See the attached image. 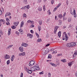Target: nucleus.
Wrapping results in <instances>:
<instances>
[{
  "instance_id": "nucleus-1",
  "label": "nucleus",
  "mask_w": 77,
  "mask_h": 77,
  "mask_svg": "<svg viewBox=\"0 0 77 77\" xmlns=\"http://www.w3.org/2000/svg\"><path fill=\"white\" fill-rule=\"evenodd\" d=\"M31 69H32V71H36V70H39L40 68L39 67V65L37 64L35 66L31 68Z\"/></svg>"
},
{
  "instance_id": "nucleus-2",
  "label": "nucleus",
  "mask_w": 77,
  "mask_h": 77,
  "mask_svg": "<svg viewBox=\"0 0 77 77\" xmlns=\"http://www.w3.org/2000/svg\"><path fill=\"white\" fill-rule=\"evenodd\" d=\"M43 51L44 52V53L45 54H47L49 52V51L48 48H46L44 49Z\"/></svg>"
},
{
  "instance_id": "nucleus-3",
  "label": "nucleus",
  "mask_w": 77,
  "mask_h": 77,
  "mask_svg": "<svg viewBox=\"0 0 77 77\" xmlns=\"http://www.w3.org/2000/svg\"><path fill=\"white\" fill-rule=\"evenodd\" d=\"M30 65H29V66H32V65L35 64V61L33 60L31 61L29 63Z\"/></svg>"
},
{
  "instance_id": "nucleus-4",
  "label": "nucleus",
  "mask_w": 77,
  "mask_h": 77,
  "mask_svg": "<svg viewBox=\"0 0 77 77\" xmlns=\"http://www.w3.org/2000/svg\"><path fill=\"white\" fill-rule=\"evenodd\" d=\"M59 28V26H55V28L54 29V34H56V32H57V30Z\"/></svg>"
},
{
  "instance_id": "nucleus-5",
  "label": "nucleus",
  "mask_w": 77,
  "mask_h": 77,
  "mask_svg": "<svg viewBox=\"0 0 77 77\" xmlns=\"http://www.w3.org/2000/svg\"><path fill=\"white\" fill-rule=\"evenodd\" d=\"M6 21L7 22H6V24L7 25H9V22L10 21V20L8 19V18H6Z\"/></svg>"
},
{
  "instance_id": "nucleus-6",
  "label": "nucleus",
  "mask_w": 77,
  "mask_h": 77,
  "mask_svg": "<svg viewBox=\"0 0 77 77\" xmlns=\"http://www.w3.org/2000/svg\"><path fill=\"white\" fill-rule=\"evenodd\" d=\"M27 35V36L28 37H29V36L30 38H33V35H32L30 33H28Z\"/></svg>"
},
{
  "instance_id": "nucleus-7",
  "label": "nucleus",
  "mask_w": 77,
  "mask_h": 77,
  "mask_svg": "<svg viewBox=\"0 0 77 77\" xmlns=\"http://www.w3.org/2000/svg\"><path fill=\"white\" fill-rule=\"evenodd\" d=\"M73 15L75 18H76V17H77V14L75 13V10H73Z\"/></svg>"
},
{
  "instance_id": "nucleus-8",
  "label": "nucleus",
  "mask_w": 77,
  "mask_h": 77,
  "mask_svg": "<svg viewBox=\"0 0 77 77\" xmlns=\"http://www.w3.org/2000/svg\"><path fill=\"white\" fill-rule=\"evenodd\" d=\"M5 58L7 59H10V56L8 54L6 55L5 56Z\"/></svg>"
},
{
  "instance_id": "nucleus-9",
  "label": "nucleus",
  "mask_w": 77,
  "mask_h": 77,
  "mask_svg": "<svg viewBox=\"0 0 77 77\" xmlns=\"http://www.w3.org/2000/svg\"><path fill=\"white\" fill-rule=\"evenodd\" d=\"M73 62H74V61H71L70 63H68V65L69 66H71V65L73 64Z\"/></svg>"
},
{
  "instance_id": "nucleus-10",
  "label": "nucleus",
  "mask_w": 77,
  "mask_h": 77,
  "mask_svg": "<svg viewBox=\"0 0 77 77\" xmlns=\"http://www.w3.org/2000/svg\"><path fill=\"white\" fill-rule=\"evenodd\" d=\"M65 37L66 41H67L68 40V36H67V34H65Z\"/></svg>"
},
{
  "instance_id": "nucleus-11",
  "label": "nucleus",
  "mask_w": 77,
  "mask_h": 77,
  "mask_svg": "<svg viewBox=\"0 0 77 77\" xmlns=\"http://www.w3.org/2000/svg\"><path fill=\"white\" fill-rule=\"evenodd\" d=\"M11 13H9V12H7L6 14L5 15V17H7V16H9L10 15H11Z\"/></svg>"
},
{
  "instance_id": "nucleus-12",
  "label": "nucleus",
  "mask_w": 77,
  "mask_h": 77,
  "mask_svg": "<svg viewBox=\"0 0 77 77\" xmlns=\"http://www.w3.org/2000/svg\"><path fill=\"white\" fill-rule=\"evenodd\" d=\"M22 47H27V46H28V44L22 43Z\"/></svg>"
},
{
  "instance_id": "nucleus-13",
  "label": "nucleus",
  "mask_w": 77,
  "mask_h": 77,
  "mask_svg": "<svg viewBox=\"0 0 77 77\" xmlns=\"http://www.w3.org/2000/svg\"><path fill=\"white\" fill-rule=\"evenodd\" d=\"M66 46L67 47H72V45H71V44L69 43L67 44Z\"/></svg>"
},
{
  "instance_id": "nucleus-14",
  "label": "nucleus",
  "mask_w": 77,
  "mask_h": 77,
  "mask_svg": "<svg viewBox=\"0 0 77 77\" xmlns=\"http://www.w3.org/2000/svg\"><path fill=\"white\" fill-rule=\"evenodd\" d=\"M58 35L59 38H60L61 36V31H59L58 33Z\"/></svg>"
},
{
  "instance_id": "nucleus-15",
  "label": "nucleus",
  "mask_w": 77,
  "mask_h": 77,
  "mask_svg": "<svg viewBox=\"0 0 77 77\" xmlns=\"http://www.w3.org/2000/svg\"><path fill=\"white\" fill-rule=\"evenodd\" d=\"M13 46V45H9L6 48V49L7 50H8L9 48H11Z\"/></svg>"
},
{
  "instance_id": "nucleus-16",
  "label": "nucleus",
  "mask_w": 77,
  "mask_h": 77,
  "mask_svg": "<svg viewBox=\"0 0 77 77\" xmlns=\"http://www.w3.org/2000/svg\"><path fill=\"white\" fill-rule=\"evenodd\" d=\"M27 72L29 74H32V70H29L28 71L27 70Z\"/></svg>"
},
{
  "instance_id": "nucleus-17",
  "label": "nucleus",
  "mask_w": 77,
  "mask_h": 77,
  "mask_svg": "<svg viewBox=\"0 0 77 77\" xmlns=\"http://www.w3.org/2000/svg\"><path fill=\"white\" fill-rule=\"evenodd\" d=\"M19 23V22L18 21L16 22H14V24L15 26H18V23Z\"/></svg>"
},
{
  "instance_id": "nucleus-18",
  "label": "nucleus",
  "mask_w": 77,
  "mask_h": 77,
  "mask_svg": "<svg viewBox=\"0 0 77 77\" xmlns=\"http://www.w3.org/2000/svg\"><path fill=\"white\" fill-rule=\"evenodd\" d=\"M59 6L58 5H57V7H56L54 8V10L53 11L54 12V11H56V10H57V8H59Z\"/></svg>"
},
{
  "instance_id": "nucleus-19",
  "label": "nucleus",
  "mask_w": 77,
  "mask_h": 77,
  "mask_svg": "<svg viewBox=\"0 0 77 77\" xmlns=\"http://www.w3.org/2000/svg\"><path fill=\"white\" fill-rule=\"evenodd\" d=\"M21 47H19V51H21V52H23V51H24V50H23V49H21Z\"/></svg>"
},
{
  "instance_id": "nucleus-20",
  "label": "nucleus",
  "mask_w": 77,
  "mask_h": 77,
  "mask_svg": "<svg viewBox=\"0 0 77 77\" xmlns=\"http://www.w3.org/2000/svg\"><path fill=\"white\" fill-rule=\"evenodd\" d=\"M39 23L40 25H42V20H40V21H39Z\"/></svg>"
},
{
  "instance_id": "nucleus-21",
  "label": "nucleus",
  "mask_w": 77,
  "mask_h": 77,
  "mask_svg": "<svg viewBox=\"0 0 77 77\" xmlns=\"http://www.w3.org/2000/svg\"><path fill=\"white\" fill-rule=\"evenodd\" d=\"M51 59V55L49 54L48 55V59Z\"/></svg>"
},
{
  "instance_id": "nucleus-22",
  "label": "nucleus",
  "mask_w": 77,
  "mask_h": 77,
  "mask_svg": "<svg viewBox=\"0 0 77 77\" xmlns=\"http://www.w3.org/2000/svg\"><path fill=\"white\" fill-rule=\"evenodd\" d=\"M19 32H20V33L21 34V35L23 34V29H19Z\"/></svg>"
},
{
  "instance_id": "nucleus-23",
  "label": "nucleus",
  "mask_w": 77,
  "mask_h": 77,
  "mask_svg": "<svg viewBox=\"0 0 77 77\" xmlns=\"http://www.w3.org/2000/svg\"><path fill=\"white\" fill-rule=\"evenodd\" d=\"M16 27H17V26H11V28L13 29H16Z\"/></svg>"
},
{
  "instance_id": "nucleus-24",
  "label": "nucleus",
  "mask_w": 77,
  "mask_h": 77,
  "mask_svg": "<svg viewBox=\"0 0 77 77\" xmlns=\"http://www.w3.org/2000/svg\"><path fill=\"white\" fill-rule=\"evenodd\" d=\"M38 28L39 32H40V31H41V26H38Z\"/></svg>"
},
{
  "instance_id": "nucleus-25",
  "label": "nucleus",
  "mask_w": 77,
  "mask_h": 77,
  "mask_svg": "<svg viewBox=\"0 0 77 77\" xmlns=\"http://www.w3.org/2000/svg\"><path fill=\"white\" fill-rule=\"evenodd\" d=\"M61 61L63 62H66V59H63L61 60Z\"/></svg>"
},
{
  "instance_id": "nucleus-26",
  "label": "nucleus",
  "mask_w": 77,
  "mask_h": 77,
  "mask_svg": "<svg viewBox=\"0 0 77 77\" xmlns=\"http://www.w3.org/2000/svg\"><path fill=\"white\" fill-rule=\"evenodd\" d=\"M25 7H26V9H27V8L28 9L30 8V6L29 5H28L27 6H25Z\"/></svg>"
},
{
  "instance_id": "nucleus-27",
  "label": "nucleus",
  "mask_w": 77,
  "mask_h": 77,
  "mask_svg": "<svg viewBox=\"0 0 77 77\" xmlns=\"http://www.w3.org/2000/svg\"><path fill=\"white\" fill-rule=\"evenodd\" d=\"M59 17L60 18H62V14H59Z\"/></svg>"
},
{
  "instance_id": "nucleus-28",
  "label": "nucleus",
  "mask_w": 77,
  "mask_h": 77,
  "mask_svg": "<svg viewBox=\"0 0 77 77\" xmlns=\"http://www.w3.org/2000/svg\"><path fill=\"white\" fill-rule=\"evenodd\" d=\"M10 63V60H8L7 62V65H9V64Z\"/></svg>"
},
{
  "instance_id": "nucleus-29",
  "label": "nucleus",
  "mask_w": 77,
  "mask_h": 77,
  "mask_svg": "<svg viewBox=\"0 0 77 77\" xmlns=\"http://www.w3.org/2000/svg\"><path fill=\"white\" fill-rule=\"evenodd\" d=\"M38 42H41L42 41V39H38L37 40Z\"/></svg>"
},
{
  "instance_id": "nucleus-30",
  "label": "nucleus",
  "mask_w": 77,
  "mask_h": 77,
  "mask_svg": "<svg viewBox=\"0 0 77 77\" xmlns=\"http://www.w3.org/2000/svg\"><path fill=\"white\" fill-rule=\"evenodd\" d=\"M38 11H42V8H38Z\"/></svg>"
},
{
  "instance_id": "nucleus-31",
  "label": "nucleus",
  "mask_w": 77,
  "mask_h": 77,
  "mask_svg": "<svg viewBox=\"0 0 77 77\" xmlns=\"http://www.w3.org/2000/svg\"><path fill=\"white\" fill-rule=\"evenodd\" d=\"M26 9V6L23 7L21 8V9Z\"/></svg>"
},
{
  "instance_id": "nucleus-32",
  "label": "nucleus",
  "mask_w": 77,
  "mask_h": 77,
  "mask_svg": "<svg viewBox=\"0 0 77 77\" xmlns=\"http://www.w3.org/2000/svg\"><path fill=\"white\" fill-rule=\"evenodd\" d=\"M21 27H23V25H24V23H23L22 22V23H21Z\"/></svg>"
},
{
  "instance_id": "nucleus-33",
  "label": "nucleus",
  "mask_w": 77,
  "mask_h": 77,
  "mask_svg": "<svg viewBox=\"0 0 77 77\" xmlns=\"http://www.w3.org/2000/svg\"><path fill=\"white\" fill-rule=\"evenodd\" d=\"M48 77H51V73L50 72L48 73Z\"/></svg>"
},
{
  "instance_id": "nucleus-34",
  "label": "nucleus",
  "mask_w": 77,
  "mask_h": 77,
  "mask_svg": "<svg viewBox=\"0 0 77 77\" xmlns=\"http://www.w3.org/2000/svg\"><path fill=\"white\" fill-rule=\"evenodd\" d=\"M68 22H70V21H71V18H69L68 20Z\"/></svg>"
},
{
  "instance_id": "nucleus-35",
  "label": "nucleus",
  "mask_w": 77,
  "mask_h": 77,
  "mask_svg": "<svg viewBox=\"0 0 77 77\" xmlns=\"http://www.w3.org/2000/svg\"><path fill=\"white\" fill-rule=\"evenodd\" d=\"M22 56H24L25 54H26V53L25 52H24L21 53Z\"/></svg>"
},
{
  "instance_id": "nucleus-36",
  "label": "nucleus",
  "mask_w": 77,
  "mask_h": 77,
  "mask_svg": "<svg viewBox=\"0 0 77 77\" xmlns=\"http://www.w3.org/2000/svg\"><path fill=\"white\" fill-rule=\"evenodd\" d=\"M44 11H45V5H44L43 7Z\"/></svg>"
},
{
  "instance_id": "nucleus-37",
  "label": "nucleus",
  "mask_w": 77,
  "mask_h": 77,
  "mask_svg": "<svg viewBox=\"0 0 77 77\" xmlns=\"http://www.w3.org/2000/svg\"><path fill=\"white\" fill-rule=\"evenodd\" d=\"M35 34L36 35V36H37V38H39V35L38 34V33L36 32L35 33Z\"/></svg>"
},
{
  "instance_id": "nucleus-38",
  "label": "nucleus",
  "mask_w": 77,
  "mask_h": 77,
  "mask_svg": "<svg viewBox=\"0 0 77 77\" xmlns=\"http://www.w3.org/2000/svg\"><path fill=\"white\" fill-rule=\"evenodd\" d=\"M24 3L25 4H27V0H25L24 1Z\"/></svg>"
},
{
  "instance_id": "nucleus-39",
  "label": "nucleus",
  "mask_w": 77,
  "mask_h": 77,
  "mask_svg": "<svg viewBox=\"0 0 77 77\" xmlns=\"http://www.w3.org/2000/svg\"><path fill=\"white\" fill-rule=\"evenodd\" d=\"M55 53H57V51H53L52 52V54H55Z\"/></svg>"
},
{
  "instance_id": "nucleus-40",
  "label": "nucleus",
  "mask_w": 77,
  "mask_h": 77,
  "mask_svg": "<svg viewBox=\"0 0 77 77\" xmlns=\"http://www.w3.org/2000/svg\"><path fill=\"white\" fill-rule=\"evenodd\" d=\"M30 32L32 34H33V33H34V32H33V31L32 30H30Z\"/></svg>"
},
{
  "instance_id": "nucleus-41",
  "label": "nucleus",
  "mask_w": 77,
  "mask_h": 77,
  "mask_svg": "<svg viewBox=\"0 0 77 77\" xmlns=\"http://www.w3.org/2000/svg\"><path fill=\"white\" fill-rule=\"evenodd\" d=\"M11 58L12 59H14L15 58V56L14 55H13L11 56Z\"/></svg>"
},
{
  "instance_id": "nucleus-42",
  "label": "nucleus",
  "mask_w": 77,
  "mask_h": 77,
  "mask_svg": "<svg viewBox=\"0 0 77 77\" xmlns=\"http://www.w3.org/2000/svg\"><path fill=\"white\" fill-rule=\"evenodd\" d=\"M23 17H27V15H26V14L24 13L23 15Z\"/></svg>"
},
{
  "instance_id": "nucleus-43",
  "label": "nucleus",
  "mask_w": 77,
  "mask_h": 77,
  "mask_svg": "<svg viewBox=\"0 0 77 77\" xmlns=\"http://www.w3.org/2000/svg\"><path fill=\"white\" fill-rule=\"evenodd\" d=\"M54 0H52L51 1V4H53L54 3Z\"/></svg>"
},
{
  "instance_id": "nucleus-44",
  "label": "nucleus",
  "mask_w": 77,
  "mask_h": 77,
  "mask_svg": "<svg viewBox=\"0 0 77 77\" xmlns=\"http://www.w3.org/2000/svg\"><path fill=\"white\" fill-rule=\"evenodd\" d=\"M57 56H62V54H59L57 55Z\"/></svg>"
},
{
  "instance_id": "nucleus-45",
  "label": "nucleus",
  "mask_w": 77,
  "mask_h": 77,
  "mask_svg": "<svg viewBox=\"0 0 77 77\" xmlns=\"http://www.w3.org/2000/svg\"><path fill=\"white\" fill-rule=\"evenodd\" d=\"M23 73H21V74L20 77H23Z\"/></svg>"
},
{
  "instance_id": "nucleus-46",
  "label": "nucleus",
  "mask_w": 77,
  "mask_h": 77,
  "mask_svg": "<svg viewBox=\"0 0 77 77\" xmlns=\"http://www.w3.org/2000/svg\"><path fill=\"white\" fill-rule=\"evenodd\" d=\"M31 20H28V21H27V23H31Z\"/></svg>"
},
{
  "instance_id": "nucleus-47",
  "label": "nucleus",
  "mask_w": 77,
  "mask_h": 77,
  "mask_svg": "<svg viewBox=\"0 0 77 77\" xmlns=\"http://www.w3.org/2000/svg\"><path fill=\"white\" fill-rule=\"evenodd\" d=\"M66 3L67 5H68V3H69V1H68V0L66 1Z\"/></svg>"
},
{
  "instance_id": "nucleus-48",
  "label": "nucleus",
  "mask_w": 77,
  "mask_h": 77,
  "mask_svg": "<svg viewBox=\"0 0 77 77\" xmlns=\"http://www.w3.org/2000/svg\"><path fill=\"white\" fill-rule=\"evenodd\" d=\"M5 20L3 19H1L0 21V23L1 22V21H2V22H3Z\"/></svg>"
},
{
  "instance_id": "nucleus-49",
  "label": "nucleus",
  "mask_w": 77,
  "mask_h": 77,
  "mask_svg": "<svg viewBox=\"0 0 77 77\" xmlns=\"http://www.w3.org/2000/svg\"><path fill=\"white\" fill-rule=\"evenodd\" d=\"M25 69H26V70H29V69H27V68L26 67H24Z\"/></svg>"
},
{
  "instance_id": "nucleus-50",
  "label": "nucleus",
  "mask_w": 77,
  "mask_h": 77,
  "mask_svg": "<svg viewBox=\"0 0 77 77\" xmlns=\"http://www.w3.org/2000/svg\"><path fill=\"white\" fill-rule=\"evenodd\" d=\"M34 23V22H33V21H31V23H31V24H33Z\"/></svg>"
},
{
  "instance_id": "nucleus-51",
  "label": "nucleus",
  "mask_w": 77,
  "mask_h": 77,
  "mask_svg": "<svg viewBox=\"0 0 77 77\" xmlns=\"http://www.w3.org/2000/svg\"><path fill=\"white\" fill-rule=\"evenodd\" d=\"M11 35V32H9V31H8V35Z\"/></svg>"
},
{
  "instance_id": "nucleus-52",
  "label": "nucleus",
  "mask_w": 77,
  "mask_h": 77,
  "mask_svg": "<svg viewBox=\"0 0 77 77\" xmlns=\"http://www.w3.org/2000/svg\"><path fill=\"white\" fill-rule=\"evenodd\" d=\"M42 72H43V71H42ZM42 72H40L39 74L40 75H41V74H44V73H43Z\"/></svg>"
},
{
  "instance_id": "nucleus-53",
  "label": "nucleus",
  "mask_w": 77,
  "mask_h": 77,
  "mask_svg": "<svg viewBox=\"0 0 77 77\" xmlns=\"http://www.w3.org/2000/svg\"><path fill=\"white\" fill-rule=\"evenodd\" d=\"M2 14V11L0 10V15H1Z\"/></svg>"
},
{
  "instance_id": "nucleus-54",
  "label": "nucleus",
  "mask_w": 77,
  "mask_h": 77,
  "mask_svg": "<svg viewBox=\"0 0 77 77\" xmlns=\"http://www.w3.org/2000/svg\"><path fill=\"white\" fill-rule=\"evenodd\" d=\"M77 52H75L74 54H73V55H74L75 56H76V55H77Z\"/></svg>"
},
{
  "instance_id": "nucleus-55",
  "label": "nucleus",
  "mask_w": 77,
  "mask_h": 77,
  "mask_svg": "<svg viewBox=\"0 0 77 77\" xmlns=\"http://www.w3.org/2000/svg\"><path fill=\"white\" fill-rule=\"evenodd\" d=\"M49 45H50V44H48L46 45V47H48V46H49Z\"/></svg>"
},
{
  "instance_id": "nucleus-56",
  "label": "nucleus",
  "mask_w": 77,
  "mask_h": 77,
  "mask_svg": "<svg viewBox=\"0 0 77 77\" xmlns=\"http://www.w3.org/2000/svg\"><path fill=\"white\" fill-rule=\"evenodd\" d=\"M34 26H34V25H31V27H34Z\"/></svg>"
},
{
  "instance_id": "nucleus-57",
  "label": "nucleus",
  "mask_w": 77,
  "mask_h": 77,
  "mask_svg": "<svg viewBox=\"0 0 77 77\" xmlns=\"http://www.w3.org/2000/svg\"><path fill=\"white\" fill-rule=\"evenodd\" d=\"M0 33L1 34H2V35L3 34V32H2V31H1V30L0 31Z\"/></svg>"
},
{
  "instance_id": "nucleus-58",
  "label": "nucleus",
  "mask_w": 77,
  "mask_h": 77,
  "mask_svg": "<svg viewBox=\"0 0 77 77\" xmlns=\"http://www.w3.org/2000/svg\"><path fill=\"white\" fill-rule=\"evenodd\" d=\"M65 15H66V12H64L63 15V17H65Z\"/></svg>"
},
{
  "instance_id": "nucleus-59",
  "label": "nucleus",
  "mask_w": 77,
  "mask_h": 77,
  "mask_svg": "<svg viewBox=\"0 0 77 77\" xmlns=\"http://www.w3.org/2000/svg\"><path fill=\"white\" fill-rule=\"evenodd\" d=\"M50 51H54V49H51V50Z\"/></svg>"
},
{
  "instance_id": "nucleus-60",
  "label": "nucleus",
  "mask_w": 77,
  "mask_h": 77,
  "mask_svg": "<svg viewBox=\"0 0 77 77\" xmlns=\"http://www.w3.org/2000/svg\"><path fill=\"white\" fill-rule=\"evenodd\" d=\"M63 40H65V36H63Z\"/></svg>"
},
{
  "instance_id": "nucleus-61",
  "label": "nucleus",
  "mask_w": 77,
  "mask_h": 77,
  "mask_svg": "<svg viewBox=\"0 0 77 77\" xmlns=\"http://www.w3.org/2000/svg\"><path fill=\"white\" fill-rule=\"evenodd\" d=\"M70 11L71 12H72V8H70Z\"/></svg>"
},
{
  "instance_id": "nucleus-62",
  "label": "nucleus",
  "mask_w": 77,
  "mask_h": 77,
  "mask_svg": "<svg viewBox=\"0 0 77 77\" xmlns=\"http://www.w3.org/2000/svg\"><path fill=\"white\" fill-rule=\"evenodd\" d=\"M61 5V3H59V4L58 5V6H60V5Z\"/></svg>"
},
{
  "instance_id": "nucleus-63",
  "label": "nucleus",
  "mask_w": 77,
  "mask_h": 77,
  "mask_svg": "<svg viewBox=\"0 0 77 77\" xmlns=\"http://www.w3.org/2000/svg\"><path fill=\"white\" fill-rule=\"evenodd\" d=\"M11 29H9V30L8 31V32H11Z\"/></svg>"
},
{
  "instance_id": "nucleus-64",
  "label": "nucleus",
  "mask_w": 77,
  "mask_h": 77,
  "mask_svg": "<svg viewBox=\"0 0 77 77\" xmlns=\"http://www.w3.org/2000/svg\"><path fill=\"white\" fill-rule=\"evenodd\" d=\"M75 76H76V77H77V71L76 72V73L75 74Z\"/></svg>"
}]
</instances>
